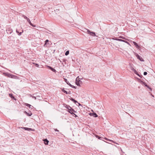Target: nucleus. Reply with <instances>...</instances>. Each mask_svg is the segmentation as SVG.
Segmentation results:
<instances>
[{
	"label": "nucleus",
	"instance_id": "obj_7",
	"mask_svg": "<svg viewBox=\"0 0 155 155\" xmlns=\"http://www.w3.org/2000/svg\"><path fill=\"white\" fill-rule=\"evenodd\" d=\"M47 67L49 69H51L52 71H53V72H56V70L55 69L49 66H47Z\"/></svg>",
	"mask_w": 155,
	"mask_h": 155
},
{
	"label": "nucleus",
	"instance_id": "obj_38",
	"mask_svg": "<svg viewBox=\"0 0 155 155\" xmlns=\"http://www.w3.org/2000/svg\"><path fill=\"white\" fill-rule=\"evenodd\" d=\"M90 115H92V114H91V113L90 114Z\"/></svg>",
	"mask_w": 155,
	"mask_h": 155
},
{
	"label": "nucleus",
	"instance_id": "obj_30",
	"mask_svg": "<svg viewBox=\"0 0 155 155\" xmlns=\"http://www.w3.org/2000/svg\"><path fill=\"white\" fill-rule=\"evenodd\" d=\"M54 130L55 131H57V132L59 131L58 130H57V129H54Z\"/></svg>",
	"mask_w": 155,
	"mask_h": 155
},
{
	"label": "nucleus",
	"instance_id": "obj_22",
	"mask_svg": "<svg viewBox=\"0 0 155 155\" xmlns=\"http://www.w3.org/2000/svg\"><path fill=\"white\" fill-rule=\"evenodd\" d=\"M24 129H25V130H31V129L28 128H27V127H24Z\"/></svg>",
	"mask_w": 155,
	"mask_h": 155
},
{
	"label": "nucleus",
	"instance_id": "obj_26",
	"mask_svg": "<svg viewBox=\"0 0 155 155\" xmlns=\"http://www.w3.org/2000/svg\"><path fill=\"white\" fill-rule=\"evenodd\" d=\"M49 41L48 40H46L45 41V43L44 45V46H45V45L47 44V43Z\"/></svg>",
	"mask_w": 155,
	"mask_h": 155
},
{
	"label": "nucleus",
	"instance_id": "obj_24",
	"mask_svg": "<svg viewBox=\"0 0 155 155\" xmlns=\"http://www.w3.org/2000/svg\"><path fill=\"white\" fill-rule=\"evenodd\" d=\"M30 96L32 98H34L35 100H36V97H35V96H32L31 95V94H30Z\"/></svg>",
	"mask_w": 155,
	"mask_h": 155
},
{
	"label": "nucleus",
	"instance_id": "obj_14",
	"mask_svg": "<svg viewBox=\"0 0 155 155\" xmlns=\"http://www.w3.org/2000/svg\"><path fill=\"white\" fill-rule=\"evenodd\" d=\"M65 107L66 108H67L68 109V110L71 109V107L68 105H66V106Z\"/></svg>",
	"mask_w": 155,
	"mask_h": 155
},
{
	"label": "nucleus",
	"instance_id": "obj_15",
	"mask_svg": "<svg viewBox=\"0 0 155 155\" xmlns=\"http://www.w3.org/2000/svg\"><path fill=\"white\" fill-rule=\"evenodd\" d=\"M133 43L137 48H138L139 47V46L138 45V44L136 42L133 41Z\"/></svg>",
	"mask_w": 155,
	"mask_h": 155
},
{
	"label": "nucleus",
	"instance_id": "obj_11",
	"mask_svg": "<svg viewBox=\"0 0 155 155\" xmlns=\"http://www.w3.org/2000/svg\"><path fill=\"white\" fill-rule=\"evenodd\" d=\"M26 106H27L28 107H29V108H32V107H33V106H31L30 104H27V103H25V104Z\"/></svg>",
	"mask_w": 155,
	"mask_h": 155
},
{
	"label": "nucleus",
	"instance_id": "obj_33",
	"mask_svg": "<svg viewBox=\"0 0 155 155\" xmlns=\"http://www.w3.org/2000/svg\"><path fill=\"white\" fill-rule=\"evenodd\" d=\"M78 104H79V106H82L81 105V104H80L79 103H78Z\"/></svg>",
	"mask_w": 155,
	"mask_h": 155
},
{
	"label": "nucleus",
	"instance_id": "obj_19",
	"mask_svg": "<svg viewBox=\"0 0 155 155\" xmlns=\"http://www.w3.org/2000/svg\"><path fill=\"white\" fill-rule=\"evenodd\" d=\"M62 91L66 94H69V93H68L65 90L64 88L62 89Z\"/></svg>",
	"mask_w": 155,
	"mask_h": 155
},
{
	"label": "nucleus",
	"instance_id": "obj_16",
	"mask_svg": "<svg viewBox=\"0 0 155 155\" xmlns=\"http://www.w3.org/2000/svg\"><path fill=\"white\" fill-rule=\"evenodd\" d=\"M91 114H92V116L94 117H98L97 115L95 113H91Z\"/></svg>",
	"mask_w": 155,
	"mask_h": 155
},
{
	"label": "nucleus",
	"instance_id": "obj_34",
	"mask_svg": "<svg viewBox=\"0 0 155 155\" xmlns=\"http://www.w3.org/2000/svg\"><path fill=\"white\" fill-rule=\"evenodd\" d=\"M96 137L97 138H98L99 137L98 136V135H96Z\"/></svg>",
	"mask_w": 155,
	"mask_h": 155
},
{
	"label": "nucleus",
	"instance_id": "obj_9",
	"mask_svg": "<svg viewBox=\"0 0 155 155\" xmlns=\"http://www.w3.org/2000/svg\"><path fill=\"white\" fill-rule=\"evenodd\" d=\"M24 113H25L28 116H30L32 115V113L31 112H30V113H27L26 111H25L24 112Z\"/></svg>",
	"mask_w": 155,
	"mask_h": 155
},
{
	"label": "nucleus",
	"instance_id": "obj_6",
	"mask_svg": "<svg viewBox=\"0 0 155 155\" xmlns=\"http://www.w3.org/2000/svg\"><path fill=\"white\" fill-rule=\"evenodd\" d=\"M43 140L44 141V143L45 145H48V142H49V141L47 139H45Z\"/></svg>",
	"mask_w": 155,
	"mask_h": 155
},
{
	"label": "nucleus",
	"instance_id": "obj_12",
	"mask_svg": "<svg viewBox=\"0 0 155 155\" xmlns=\"http://www.w3.org/2000/svg\"><path fill=\"white\" fill-rule=\"evenodd\" d=\"M68 112L71 114H73V112H75L74 110L71 108V109L68 110Z\"/></svg>",
	"mask_w": 155,
	"mask_h": 155
},
{
	"label": "nucleus",
	"instance_id": "obj_37",
	"mask_svg": "<svg viewBox=\"0 0 155 155\" xmlns=\"http://www.w3.org/2000/svg\"><path fill=\"white\" fill-rule=\"evenodd\" d=\"M104 139H105L106 140H107V138H106V137H105V138H104Z\"/></svg>",
	"mask_w": 155,
	"mask_h": 155
},
{
	"label": "nucleus",
	"instance_id": "obj_32",
	"mask_svg": "<svg viewBox=\"0 0 155 155\" xmlns=\"http://www.w3.org/2000/svg\"><path fill=\"white\" fill-rule=\"evenodd\" d=\"M147 88H149V89H150V90L151 91L152 90V89H151V88L148 85V87H147Z\"/></svg>",
	"mask_w": 155,
	"mask_h": 155
},
{
	"label": "nucleus",
	"instance_id": "obj_36",
	"mask_svg": "<svg viewBox=\"0 0 155 155\" xmlns=\"http://www.w3.org/2000/svg\"><path fill=\"white\" fill-rule=\"evenodd\" d=\"M98 139H100L101 138V137H98Z\"/></svg>",
	"mask_w": 155,
	"mask_h": 155
},
{
	"label": "nucleus",
	"instance_id": "obj_10",
	"mask_svg": "<svg viewBox=\"0 0 155 155\" xmlns=\"http://www.w3.org/2000/svg\"><path fill=\"white\" fill-rule=\"evenodd\" d=\"M28 23H29L30 25H31V26H32V27H36V25H33V24H32L31 23V21H30V19L28 20Z\"/></svg>",
	"mask_w": 155,
	"mask_h": 155
},
{
	"label": "nucleus",
	"instance_id": "obj_23",
	"mask_svg": "<svg viewBox=\"0 0 155 155\" xmlns=\"http://www.w3.org/2000/svg\"><path fill=\"white\" fill-rule=\"evenodd\" d=\"M69 54V51H66L65 53V55H68Z\"/></svg>",
	"mask_w": 155,
	"mask_h": 155
},
{
	"label": "nucleus",
	"instance_id": "obj_20",
	"mask_svg": "<svg viewBox=\"0 0 155 155\" xmlns=\"http://www.w3.org/2000/svg\"><path fill=\"white\" fill-rule=\"evenodd\" d=\"M39 93H35V94H35V95H36V96L37 97H40V96L39 95Z\"/></svg>",
	"mask_w": 155,
	"mask_h": 155
},
{
	"label": "nucleus",
	"instance_id": "obj_3",
	"mask_svg": "<svg viewBox=\"0 0 155 155\" xmlns=\"http://www.w3.org/2000/svg\"><path fill=\"white\" fill-rule=\"evenodd\" d=\"M87 33L88 34H89L91 36H96L95 34V32H91L88 29L87 30Z\"/></svg>",
	"mask_w": 155,
	"mask_h": 155
},
{
	"label": "nucleus",
	"instance_id": "obj_35",
	"mask_svg": "<svg viewBox=\"0 0 155 155\" xmlns=\"http://www.w3.org/2000/svg\"><path fill=\"white\" fill-rule=\"evenodd\" d=\"M27 21H28V20H29V19L28 18L26 19Z\"/></svg>",
	"mask_w": 155,
	"mask_h": 155
},
{
	"label": "nucleus",
	"instance_id": "obj_28",
	"mask_svg": "<svg viewBox=\"0 0 155 155\" xmlns=\"http://www.w3.org/2000/svg\"><path fill=\"white\" fill-rule=\"evenodd\" d=\"M147 72L145 71V72H144V73H143L144 75H147Z\"/></svg>",
	"mask_w": 155,
	"mask_h": 155
},
{
	"label": "nucleus",
	"instance_id": "obj_31",
	"mask_svg": "<svg viewBox=\"0 0 155 155\" xmlns=\"http://www.w3.org/2000/svg\"><path fill=\"white\" fill-rule=\"evenodd\" d=\"M35 65L37 67H38L39 66V65L37 64H35Z\"/></svg>",
	"mask_w": 155,
	"mask_h": 155
},
{
	"label": "nucleus",
	"instance_id": "obj_1",
	"mask_svg": "<svg viewBox=\"0 0 155 155\" xmlns=\"http://www.w3.org/2000/svg\"><path fill=\"white\" fill-rule=\"evenodd\" d=\"M135 54L137 58L138 59H139L140 61H144V60L141 57H140L139 55L138 54L135 53Z\"/></svg>",
	"mask_w": 155,
	"mask_h": 155
},
{
	"label": "nucleus",
	"instance_id": "obj_4",
	"mask_svg": "<svg viewBox=\"0 0 155 155\" xmlns=\"http://www.w3.org/2000/svg\"><path fill=\"white\" fill-rule=\"evenodd\" d=\"M7 33L8 34H11L12 32V30L10 28H8L6 31Z\"/></svg>",
	"mask_w": 155,
	"mask_h": 155
},
{
	"label": "nucleus",
	"instance_id": "obj_27",
	"mask_svg": "<svg viewBox=\"0 0 155 155\" xmlns=\"http://www.w3.org/2000/svg\"><path fill=\"white\" fill-rule=\"evenodd\" d=\"M22 17H23L24 18L26 19L28 18V17H27L25 15H23Z\"/></svg>",
	"mask_w": 155,
	"mask_h": 155
},
{
	"label": "nucleus",
	"instance_id": "obj_25",
	"mask_svg": "<svg viewBox=\"0 0 155 155\" xmlns=\"http://www.w3.org/2000/svg\"><path fill=\"white\" fill-rule=\"evenodd\" d=\"M134 71V73L135 74H137L139 76H140V75H139V74H137V71H136V70H135Z\"/></svg>",
	"mask_w": 155,
	"mask_h": 155
},
{
	"label": "nucleus",
	"instance_id": "obj_21",
	"mask_svg": "<svg viewBox=\"0 0 155 155\" xmlns=\"http://www.w3.org/2000/svg\"><path fill=\"white\" fill-rule=\"evenodd\" d=\"M142 84L144 85L146 87H148V85L144 82L143 81H142Z\"/></svg>",
	"mask_w": 155,
	"mask_h": 155
},
{
	"label": "nucleus",
	"instance_id": "obj_17",
	"mask_svg": "<svg viewBox=\"0 0 155 155\" xmlns=\"http://www.w3.org/2000/svg\"><path fill=\"white\" fill-rule=\"evenodd\" d=\"M70 100L73 102H74L75 104H76V103H78V102L75 100L74 99L71 98L70 99Z\"/></svg>",
	"mask_w": 155,
	"mask_h": 155
},
{
	"label": "nucleus",
	"instance_id": "obj_2",
	"mask_svg": "<svg viewBox=\"0 0 155 155\" xmlns=\"http://www.w3.org/2000/svg\"><path fill=\"white\" fill-rule=\"evenodd\" d=\"M64 80L67 83V84L69 85L71 87L73 88H76L75 87L72 85L70 83L68 82V81L67 79L65 78H64Z\"/></svg>",
	"mask_w": 155,
	"mask_h": 155
},
{
	"label": "nucleus",
	"instance_id": "obj_18",
	"mask_svg": "<svg viewBox=\"0 0 155 155\" xmlns=\"http://www.w3.org/2000/svg\"><path fill=\"white\" fill-rule=\"evenodd\" d=\"M16 32L18 33H19V34H18V35L19 36L21 35V33H23V30H22V32H19L18 31V30H17L16 31Z\"/></svg>",
	"mask_w": 155,
	"mask_h": 155
},
{
	"label": "nucleus",
	"instance_id": "obj_29",
	"mask_svg": "<svg viewBox=\"0 0 155 155\" xmlns=\"http://www.w3.org/2000/svg\"><path fill=\"white\" fill-rule=\"evenodd\" d=\"M131 69L132 70H133V71H134L135 70V69H134V68L132 67H131Z\"/></svg>",
	"mask_w": 155,
	"mask_h": 155
},
{
	"label": "nucleus",
	"instance_id": "obj_8",
	"mask_svg": "<svg viewBox=\"0 0 155 155\" xmlns=\"http://www.w3.org/2000/svg\"><path fill=\"white\" fill-rule=\"evenodd\" d=\"M116 40L117 41H123V42H125L127 43H128V42L127 41H126L125 40H122V39H116Z\"/></svg>",
	"mask_w": 155,
	"mask_h": 155
},
{
	"label": "nucleus",
	"instance_id": "obj_5",
	"mask_svg": "<svg viewBox=\"0 0 155 155\" xmlns=\"http://www.w3.org/2000/svg\"><path fill=\"white\" fill-rule=\"evenodd\" d=\"M78 78L77 77L76 79V84L78 86H80L79 82H81V81L79 79H78Z\"/></svg>",
	"mask_w": 155,
	"mask_h": 155
},
{
	"label": "nucleus",
	"instance_id": "obj_13",
	"mask_svg": "<svg viewBox=\"0 0 155 155\" xmlns=\"http://www.w3.org/2000/svg\"><path fill=\"white\" fill-rule=\"evenodd\" d=\"M6 76H7L8 77H11L12 78H13V77L15 76L14 75H13L11 74H7V75Z\"/></svg>",
	"mask_w": 155,
	"mask_h": 155
}]
</instances>
